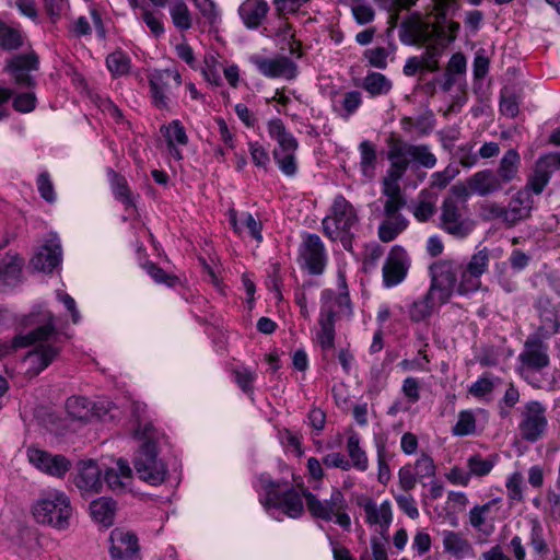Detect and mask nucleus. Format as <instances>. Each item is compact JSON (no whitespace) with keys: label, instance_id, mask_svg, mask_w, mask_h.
Returning <instances> with one entry per match:
<instances>
[{"label":"nucleus","instance_id":"obj_34","mask_svg":"<svg viewBox=\"0 0 560 560\" xmlns=\"http://www.w3.org/2000/svg\"><path fill=\"white\" fill-rule=\"evenodd\" d=\"M116 508V502L113 499L102 497L91 502L90 512L94 521L109 527L114 523Z\"/></svg>","mask_w":560,"mask_h":560},{"label":"nucleus","instance_id":"obj_2","mask_svg":"<svg viewBox=\"0 0 560 560\" xmlns=\"http://www.w3.org/2000/svg\"><path fill=\"white\" fill-rule=\"evenodd\" d=\"M22 325L30 328L27 334L16 335L11 342L0 341V358L13 352L18 348L36 345L28 352L26 359L36 373L45 370L59 354L60 347L56 345L58 335L56 317L45 308H38L24 316Z\"/></svg>","mask_w":560,"mask_h":560},{"label":"nucleus","instance_id":"obj_47","mask_svg":"<svg viewBox=\"0 0 560 560\" xmlns=\"http://www.w3.org/2000/svg\"><path fill=\"white\" fill-rule=\"evenodd\" d=\"M161 132L166 138L168 148H173L175 143L185 145L188 142L185 128L179 120H173L168 126H162Z\"/></svg>","mask_w":560,"mask_h":560},{"label":"nucleus","instance_id":"obj_45","mask_svg":"<svg viewBox=\"0 0 560 560\" xmlns=\"http://www.w3.org/2000/svg\"><path fill=\"white\" fill-rule=\"evenodd\" d=\"M495 465L494 457L483 458L480 454H474L467 459L468 471L471 476L483 477L490 474Z\"/></svg>","mask_w":560,"mask_h":560},{"label":"nucleus","instance_id":"obj_61","mask_svg":"<svg viewBox=\"0 0 560 560\" xmlns=\"http://www.w3.org/2000/svg\"><path fill=\"white\" fill-rule=\"evenodd\" d=\"M418 476L410 465L402 466L398 471V483L401 490L408 492L417 485Z\"/></svg>","mask_w":560,"mask_h":560},{"label":"nucleus","instance_id":"obj_54","mask_svg":"<svg viewBox=\"0 0 560 560\" xmlns=\"http://www.w3.org/2000/svg\"><path fill=\"white\" fill-rule=\"evenodd\" d=\"M508 498L513 502H522L523 495V475L520 471L513 472L505 483Z\"/></svg>","mask_w":560,"mask_h":560},{"label":"nucleus","instance_id":"obj_5","mask_svg":"<svg viewBox=\"0 0 560 560\" xmlns=\"http://www.w3.org/2000/svg\"><path fill=\"white\" fill-rule=\"evenodd\" d=\"M31 511L38 524L48 525L59 530L69 527L72 516L70 498L58 489L42 491Z\"/></svg>","mask_w":560,"mask_h":560},{"label":"nucleus","instance_id":"obj_12","mask_svg":"<svg viewBox=\"0 0 560 560\" xmlns=\"http://www.w3.org/2000/svg\"><path fill=\"white\" fill-rule=\"evenodd\" d=\"M547 425L546 407L537 400L526 402L521 411L518 423L521 438L526 442L535 443L545 435Z\"/></svg>","mask_w":560,"mask_h":560},{"label":"nucleus","instance_id":"obj_20","mask_svg":"<svg viewBox=\"0 0 560 560\" xmlns=\"http://www.w3.org/2000/svg\"><path fill=\"white\" fill-rule=\"evenodd\" d=\"M38 56L34 52L18 54L7 60L4 70L9 72L16 85L31 88L35 81L31 72L38 69Z\"/></svg>","mask_w":560,"mask_h":560},{"label":"nucleus","instance_id":"obj_7","mask_svg":"<svg viewBox=\"0 0 560 560\" xmlns=\"http://www.w3.org/2000/svg\"><path fill=\"white\" fill-rule=\"evenodd\" d=\"M137 434L142 441L138 455L135 458V469L144 481L156 486L164 481L166 468L156 458L155 430L151 424H145L143 430Z\"/></svg>","mask_w":560,"mask_h":560},{"label":"nucleus","instance_id":"obj_9","mask_svg":"<svg viewBox=\"0 0 560 560\" xmlns=\"http://www.w3.org/2000/svg\"><path fill=\"white\" fill-rule=\"evenodd\" d=\"M259 482L265 491V498L260 499V502L266 509H280L291 518H298L303 514L302 497L293 487H283L281 482L273 481L265 475L259 477Z\"/></svg>","mask_w":560,"mask_h":560},{"label":"nucleus","instance_id":"obj_31","mask_svg":"<svg viewBox=\"0 0 560 560\" xmlns=\"http://www.w3.org/2000/svg\"><path fill=\"white\" fill-rule=\"evenodd\" d=\"M500 502V499H493L488 501L485 504H477L472 509H470L468 513V521L470 526L485 535H490L494 525L490 522L492 518L490 517L491 509Z\"/></svg>","mask_w":560,"mask_h":560},{"label":"nucleus","instance_id":"obj_19","mask_svg":"<svg viewBox=\"0 0 560 560\" xmlns=\"http://www.w3.org/2000/svg\"><path fill=\"white\" fill-rule=\"evenodd\" d=\"M62 261V247L56 233H50L31 259L37 271L51 273Z\"/></svg>","mask_w":560,"mask_h":560},{"label":"nucleus","instance_id":"obj_21","mask_svg":"<svg viewBox=\"0 0 560 560\" xmlns=\"http://www.w3.org/2000/svg\"><path fill=\"white\" fill-rule=\"evenodd\" d=\"M109 552L113 560H140L138 537L130 530L115 528L109 535Z\"/></svg>","mask_w":560,"mask_h":560},{"label":"nucleus","instance_id":"obj_39","mask_svg":"<svg viewBox=\"0 0 560 560\" xmlns=\"http://www.w3.org/2000/svg\"><path fill=\"white\" fill-rule=\"evenodd\" d=\"M360 150V167L362 174L372 179L375 176V166L377 162L376 147L369 140H364L359 145Z\"/></svg>","mask_w":560,"mask_h":560},{"label":"nucleus","instance_id":"obj_57","mask_svg":"<svg viewBox=\"0 0 560 560\" xmlns=\"http://www.w3.org/2000/svg\"><path fill=\"white\" fill-rule=\"evenodd\" d=\"M351 11L359 24H368L372 22L375 16L373 8L362 1H355L351 7Z\"/></svg>","mask_w":560,"mask_h":560},{"label":"nucleus","instance_id":"obj_41","mask_svg":"<svg viewBox=\"0 0 560 560\" xmlns=\"http://www.w3.org/2000/svg\"><path fill=\"white\" fill-rule=\"evenodd\" d=\"M66 407L69 416L80 421H88L93 416L91 402L85 397H70Z\"/></svg>","mask_w":560,"mask_h":560},{"label":"nucleus","instance_id":"obj_40","mask_svg":"<svg viewBox=\"0 0 560 560\" xmlns=\"http://www.w3.org/2000/svg\"><path fill=\"white\" fill-rule=\"evenodd\" d=\"M439 38L440 37H434L432 40L427 42L424 44L427 46L423 54L418 57L422 68L431 72H435L440 69L439 58L442 55L443 46L440 45Z\"/></svg>","mask_w":560,"mask_h":560},{"label":"nucleus","instance_id":"obj_28","mask_svg":"<svg viewBox=\"0 0 560 560\" xmlns=\"http://www.w3.org/2000/svg\"><path fill=\"white\" fill-rule=\"evenodd\" d=\"M533 203L534 200L527 190H518L505 207V223L513 226L517 222L529 218Z\"/></svg>","mask_w":560,"mask_h":560},{"label":"nucleus","instance_id":"obj_51","mask_svg":"<svg viewBox=\"0 0 560 560\" xmlns=\"http://www.w3.org/2000/svg\"><path fill=\"white\" fill-rule=\"evenodd\" d=\"M194 2L201 16L210 24V26H215L220 23V12L212 0H194Z\"/></svg>","mask_w":560,"mask_h":560},{"label":"nucleus","instance_id":"obj_8","mask_svg":"<svg viewBox=\"0 0 560 560\" xmlns=\"http://www.w3.org/2000/svg\"><path fill=\"white\" fill-rule=\"evenodd\" d=\"M268 135L277 142L272 150L273 159L279 170L285 176H294L298 172L296 151L299 141L288 131L280 118H273L267 124Z\"/></svg>","mask_w":560,"mask_h":560},{"label":"nucleus","instance_id":"obj_37","mask_svg":"<svg viewBox=\"0 0 560 560\" xmlns=\"http://www.w3.org/2000/svg\"><path fill=\"white\" fill-rule=\"evenodd\" d=\"M361 86L370 96L375 97L388 94L393 83L381 72H370L363 78Z\"/></svg>","mask_w":560,"mask_h":560},{"label":"nucleus","instance_id":"obj_36","mask_svg":"<svg viewBox=\"0 0 560 560\" xmlns=\"http://www.w3.org/2000/svg\"><path fill=\"white\" fill-rule=\"evenodd\" d=\"M23 259L18 254H8L0 260V288L14 283L22 271Z\"/></svg>","mask_w":560,"mask_h":560},{"label":"nucleus","instance_id":"obj_30","mask_svg":"<svg viewBox=\"0 0 560 560\" xmlns=\"http://www.w3.org/2000/svg\"><path fill=\"white\" fill-rule=\"evenodd\" d=\"M442 545L444 552L457 560L474 555L471 542L460 532L443 530Z\"/></svg>","mask_w":560,"mask_h":560},{"label":"nucleus","instance_id":"obj_6","mask_svg":"<svg viewBox=\"0 0 560 560\" xmlns=\"http://www.w3.org/2000/svg\"><path fill=\"white\" fill-rule=\"evenodd\" d=\"M384 220L380 223L377 236L383 243L394 241L408 226V220L400 213L406 206L401 187H394L382 182Z\"/></svg>","mask_w":560,"mask_h":560},{"label":"nucleus","instance_id":"obj_32","mask_svg":"<svg viewBox=\"0 0 560 560\" xmlns=\"http://www.w3.org/2000/svg\"><path fill=\"white\" fill-rule=\"evenodd\" d=\"M268 11L269 5L265 0H245L238 8V14L248 28H257Z\"/></svg>","mask_w":560,"mask_h":560},{"label":"nucleus","instance_id":"obj_49","mask_svg":"<svg viewBox=\"0 0 560 560\" xmlns=\"http://www.w3.org/2000/svg\"><path fill=\"white\" fill-rule=\"evenodd\" d=\"M394 50V47H373L364 51V57L368 59L370 66L377 69H385L387 67V58Z\"/></svg>","mask_w":560,"mask_h":560},{"label":"nucleus","instance_id":"obj_55","mask_svg":"<svg viewBox=\"0 0 560 560\" xmlns=\"http://www.w3.org/2000/svg\"><path fill=\"white\" fill-rule=\"evenodd\" d=\"M529 544L534 551L540 556H545L548 552V546L544 537L542 527L537 521L533 522Z\"/></svg>","mask_w":560,"mask_h":560},{"label":"nucleus","instance_id":"obj_42","mask_svg":"<svg viewBox=\"0 0 560 560\" xmlns=\"http://www.w3.org/2000/svg\"><path fill=\"white\" fill-rule=\"evenodd\" d=\"M109 176L115 197L119 199L126 208L135 207V200L126 178L114 171H110Z\"/></svg>","mask_w":560,"mask_h":560},{"label":"nucleus","instance_id":"obj_29","mask_svg":"<svg viewBox=\"0 0 560 560\" xmlns=\"http://www.w3.org/2000/svg\"><path fill=\"white\" fill-rule=\"evenodd\" d=\"M335 322L336 312L331 304L325 302L320 310L318 318L320 328L317 332V340L323 350H330L335 347Z\"/></svg>","mask_w":560,"mask_h":560},{"label":"nucleus","instance_id":"obj_1","mask_svg":"<svg viewBox=\"0 0 560 560\" xmlns=\"http://www.w3.org/2000/svg\"><path fill=\"white\" fill-rule=\"evenodd\" d=\"M490 249L482 247L466 264L456 259H439L430 265L431 284L427 293L409 307V317L419 323L429 318L436 305L446 304L454 293L469 295L480 290L481 277L490 264Z\"/></svg>","mask_w":560,"mask_h":560},{"label":"nucleus","instance_id":"obj_16","mask_svg":"<svg viewBox=\"0 0 560 560\" xmlns=\"http://www.w3.org/2000/svg\"><path fill=\"white\" fill-rule=\"evenodd\" d=\"M504 185L495 175L494 170L485 168L474 173L466 179V186L459 190L454 186V190L465 196L477 195L479 197H487L494 195L503 189Z\"/></svg>","mask_w":560,"mask_h":560},{"label":"nucleus","instance_id":"obj_52","mask_svg":"<svg viewBox=\"0 0 560 560\" xmlns=\"http://www.w3.org/2000/svg\"><path fill=\"white\" fill-rule=\"evenodd\" d=\"M424 191L419 196V200L413 206L412 213L419 222H427L436 211L435 202L423 197Z\"/></svg>","mask_w":560,"mask_h":560},{"label":"nucleus","instance_id":"obj_62","mask_svg":"<svg viewBox=\"0 0 560 560\" xmlns=\"http://www.w3.org/2000/svg\"><path fill=\"white\" fill-rule=\"evenodd\" d=\"M37 188L40 197L45 199L47 202H54L56 200L54 185L50 180L48 173L44 172L38 175Z\"/></svg>","mask_w":560,"mask_h":560},{"label":"nucleus","instance_id":"obj_63","mask_svg":"<svg viewBox=\"0 0 560 560\" xmlns=\"http://www.w3.org/2000/svg\"><path fill=\"white\" fill-rule=\"evenodd\" d=\"M480 215L486 221L502 220L505 222V207L498 202H487L481 206Z\"/></svg>","mask_w":560,"mask_h":560},{"label":"nucleus","instance_id":"obj_24","mask_svg":"<svg viewBox=\"0 0 560 560\" xmlns=\"http://www.w3.org/2000/svg\"><path fill=\"white\" fill-rule=\"evenodd\" d=\"M559 168L560 151L540 156L535 164L534 172L529 176L524 190H527L528 192L530 190L536 195L541 194L549 183L551 174Z\"/></svg>","mask_w":560,"mask_h":560},{"label":"nucleus","instance_id":"obj_18","mask_svg":"<svg viewBox=\"0 0 560 560\" xmlns=\"http://www.w3.org/2000/svg\"><path fill=\"white\" fill-rule=\"evenodd\" d=\"M300 257L311 275H322L327 264L324 243L317 234H306L300 246Z\"/></svg>","mask_w":560,"mask_h":560},{"label":"nucleus","instance_id":"obj_53","mask_svg":"<svg viewBox=\"0 0 560 560\" xmlns=\"http://www.w3.org/2000/svg\"><path fill=\"white\" fill-rule=\"evenodd\" d=\"M476 430V419L471 411L459 412L458 420L453 428V434L464 436L472 434Z\"/></svg>","mask_w":560,"mask_h":560},{"label":"nucleus","instance_id":"obj_56","mask_svg":"<svg viewBox=\"0 0 560 560\" xmlns=\"http://www.w3.org/2000/svg\"><path fill=\"white\" fill-rule=\"evenodd\" d=\"M435 469L432 457L425 453H422L415 463V472L420 479L434 477Z\"/></svg>","mask_w":560,"mask_h":560},{"label":"nucleus","instance_id":"obj_59","mask_svg":"<svg viewBox=\"0 0 560 560\" xmlns=\"http://www.w3.org/2000/svg\"><path fill=\"white\" fill-rule=\"evenodd\" d=\"M398 508L411 520L419 517V510L416 501L411 494H396L394 495Z\"/></svg>","mask_w":560,"mask_h":560},{"label":"nucleus","instance_id":"obj_38","mask_svg":"<svg viewBox=\"0 0 560 560\" xmlns=\"http://www.w3.org/2000/svg\"><path fill=\"white\" fill-rule=\"evenodd\" d=\"M168 13L174 26L178 31L184 32L191 27L192 16L188 5L184 0H171L168 5Z\"/></svg>","mask_w":560,"mask_h":560},{"label":"nucleus","instance_id":"obj_25","mask_svg":"<svg viewBox=\"0 0 560 560\" xmlns=\"http://www.w3.org/2000/svg\"><path fill=\"white\" fill-rule=\"evenodd\" d=\"M252 62L261 74L268 78L283 77L291 80L296 75V65L288 57L264 58L254 56Z\"/></svg>","mask_w":560,"mask_h":560},{"label":"nucleus","instance_id":"obj_48","mask_svg":"<svg viewBox=\"0 0 560 560\" xmlns=\"http://www.w3.org/2000/svg\"><path fill=\"white\" fill-rule=\"evenodd\" d=\"M106 65L114 75H122L129 72L130 61L121 51H114L106 58Z\"/></svg>","mask_w":560,"mask_h":560},{"label":"nucleus","instance_id":"obj_11","mask_svg":"<svg viewBox=\"0 0 560 560\" xmlns=\"http://www.w3.org/2000/svg\"><path fill=\"white\" fill-rule=\"evenodd\" d=\"M439 226L445 233L465 238L474 230L475 223L467 214V208L453 198H445L440 208Z\"/></svg>","mask_w":560,"mask_h":560},{"label":"nucleus","instance_id":"obj_22","mask_svg":"<svg viewBox=\"0 0 560 560\" xmlns=\"http://www.w3.org/2000/svg\"><path fill=\"white\" fill-rule=\"evenodd\" d=\"M27 457L32 465L40 471L57 478H62L71 468V462L61 454H50L39 448H28Z\"/></svg>","mask_w":560,"mask_h":560},{"label":"nucleus","instance_id":"obj_27","mask_svg":"<svg viewBox=\"0 0 560 560\" xmlns=\"http://www.w3.org/2000/svg\"><path fill=\"white\" fill-rule=\"evenodd\" d=\"M330 101L332 112L348 120L362 105V93L358 90L335 91L331 92Z\"/></svg>","mask_w":560,"mask_h":560},{"label":"nucleus","instance_id":"obj_64","mask_svg":"<svg viewBox=\"0 0 560 560\" xmlns=\"http://www.w3.org/2000/svg\"><path fill=\"white\" fill-rule=\"evenodd\" d=\"M371 557L373 560H388V541L373 536L370 539Z\"/></svg>","mask_w":560,"mask_h":560},{"label":"nucleus","instance_id":"obj_3","mask_svg":"<svg viewBox=\"0 0 560 560\" xmlns=\"http://www.w3.org/2000/svg\"><path fill=\"white\" fill-rule=\"evenodd\" d=\"M387 159L389 167L382 182L394 187H400L399 182L411 164L427 170H431L438 164V158L429 144L411 143L399 138L389 140Z\"/></svg>","mask_w":560,"mask_h":560},{"label":"nucleus","instance_id":"obj_33","mask_svg":"<svg viewBox=\"0 0 560 560\" xmlns=\"http://www.w3.org/2000/svg\"><path fill=\"white\" fill-rule=\"evenodd\" d=\"M520 165L521 156L518 152L515 149H509L501 158L499 166L494 173L505 186L517 177Z\"/></svg>","mask_w":560,"mask_h":560},{"label":"nucleus","instance_id":"obj_26","mask_svg":"<svg viewBox=\"0 0 560 560\" xmlns=\"http://www.w3.org/2000/svg\"><path fill=\"white\" fill-rule=\"evenodd\" d=\"M358 504L363 508L365 513V522L369 525H378L382 533L388 530L393 522V510L388 500H385L380 505H377L372 498L364 497L359 501Z\"/></svg>","mask_w":560,"mask_h":560},{"label":"nucleus","instance_id":"obj_13","mask_svg":"<svg viewBox=\"0 0 560 560\" xmlns=\"http://www.w3.org/2000/svg\"><path fill=\"white\" fill-rule=\"evenodd\" d=\"M442 32V25L431 24L420 13L415 12L401 22L398 35L405 45H424L434 37H440Z\"/></svg>","mask_w":560,"mask_h":560},{"label":"nucleus","instance_id":"obj_14","mask_svg":"<svg viewBox=\"0 0 560 560\" xmlns=\"http://www.w3.org/2000/svg\"><path fill=\"white\" fill-rule=\"evenodd\" d=\"M549 347L539 335L527 337L518 354L521 373L539 372L550 364Z\"/></svg>","mask_w":560,"mask_h":560},{"label":"nucleus","instance_id":"obj_15","mask_svg":"<svg viewBox=\"0 0 560 560\" xmlns=\"http://www.w3.org/2000/svg\"><path fill=\"white\" fill-rule=\"evenodd\" d=\"M149 83L154 105L159 108H167L173 90L182 85V77L176 70L165 69L151 74Z\"/></svg>","mask_w":560,"mask_h":560},{"label":"nucleus","instance_id":"obj_4","mask_svg":"<svg viewBox=\"0 0 560 560\" xmlns=\"http://www.w3.org/2000/svg\"><path fill=\"white\" fill-rule=\"evenodd\" d=\"M323 232L331 241H340L346 250H352L354 231L359 226L355 208L342 195L335 197L330 213L323 221Z\"/></svg>","mask_w":560,"mask_h":560},{"label":"nucleus","instance_id":"obj_50","mask_svg":"<svg viewBox=\"0 0 560 560\" xmlns=\"http://www.w3.org/2000/svg\"><path fill=\"white\" fill-rule=\"evenodd\" d=\"M458 170L447 165L443 171L434 172L430 176V188L444 189L456 177Z\"/></svg>","mask_w":560,"mask_h":560},{"label":"nucleus","instance_id":"obj_60","mask_svg":"<svg viewBox=\"0 0 560 560\" xmlns=\"http://www.w3.org/2000/svg\"><path fill=\"white\" fill-rule=\"evenodd\" d=\"M420 388L419 380L409 376L404 380L401 392L410 404H416L420 399Z\"/></svg>","mask_w":560,"mask_h":560},{"label":"nucleus","instance_id":"obj_10","mask_svg":"<svg viewBox=\"0 0 560 560\" xmlns=\"http://www.w3.org/2000/svg\"><path fill=\"white\" fill-rule=\"evenodd\" d=\"M303 495L310 513L317 518L331 521L336 518V523L343 529L349 530L351 518L346 512L348 508L345 494L338 488L332 489L329 499L319 500L314 493L304 491Z\"/></svg>","mask_w":560,"mask_h":560},{"label":"nucleus","instance_id":"obj_17","mask_svg":"<svg viewBox=\"0 0 560 560\" xmlns=\"http://www.w3.org/2000/svg\"><path fill=\"white\" fill-rule=\"evenodd\" d=\"M410 268V258L406 249L399 245L393 246L382 268L383 282L387 288L402 282Z\"/></svg>","mask_w":560,"mask_h":560},{"label":"nucleus","instance_id":"obj_35","mask_svg":"<svg viewBox=\"0 0 560 560\" xmlns=\"http://www.w3.org/2000/svg\"><path fill=\"white\" fill-rule=\"evenodd\" d=\"M359 434L350 430L347 439V452L351 467L359 471H365L369 467V458L365 451L361 447Z\"/></svg>","mask_w":560,"mask_h":560},{"label":"nucleus","instance_id":"obj_23","mask_svg":"<svg viewBox=\"0 0 560 560\" xmlns=\"http://www.w3.org/2000/svg\"><path fill=\"white\" fill-rule=\"evenodd\" d=\"M73 482L82 494L98 493L103 488L102 469L94 459L79 460Z\"/></svg>","mask_w":560,"mask_h":560},{"label":"nucleus","instance_id":"obj_44","mask_svg":"<svg viewBox=\"0 0 560 560\" xmlns=\"http://www.w3.org/2000/svg\"><path fill=\"white\" fill-rule=\"evenodd\" d=\"M23 45L21 32L0 21V47L4 50H15Z\"/></svg>","mask_w":560,"mask_h":560},{"label":"nucleus","instance_id":"obj_46","mask_svg":"<svg viewBox=\"0 0 560 560\" xmlns=\"http://www.w3.org/2000/svg\"><path fill=\"white\" fill-rule=\"evenodd\" d=\"M430 15L436 20L434 24L441 25L448 14L457 12L460 8L458 0H432Z\"/></svg>","mask_w":560,"mask_h":560},{"label":"nucleus","instance_id":"obj_58","mask_svg":"<svg viewBox=\"0 0 560 560\" xmlns=\"http://www.w3.org/2000/svg\"><path fill=\"white\" fill-rule=\"evenodd\" d=\"M140 18L155 37H160L164 33L163 23L159 16L148 8H141Z\"/></svg>","mask_w":560,"mask_h":560},{"label":"nucleus","instance_id":"obj_43","mask_svg":"<svg viewBox=\"0 0 560 560\" xmlns=\"http://www.w3.org/2000/svg\"><path fill=\"white\" fill-rule=\"evenodd\" d=\"M540 325L538 331L540 337H549L558 332L560 320L557 312L552 307H540L539 310Z\"/></svg>","mask_w":560,"mask_h":560}]
</instances>
